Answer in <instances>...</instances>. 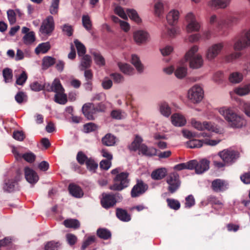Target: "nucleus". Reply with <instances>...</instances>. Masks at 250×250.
<instances>
[{
  "label": "nucleus",
  "instance_id": "nucleus-63",
  "mask_svg": "<svg viewBox=\"0 0 250 250\" xmlns=\"http://www.w3.org/2000/svg\"><path fill=\"white\" fill-rule=\"evenodd\" d=\"M7 17L10 24H13L16 22V15L13 10H8L7 11Z\"/></svg>",
  "mask_w": 250,
  "mask_h": 250
},
{
  "label": "nucleus",
  "instance_id": "nucleus-34",
  "mask_svg": "<svg viewBox=\"0 0 250 250\" xmlns=\"http://www.w3.org/2000/svg\"><path fill=\"white\" fill-rule=\"evenodd\" d=\"M56 62V59L50 56H45L42 59V67L43 69H46L53 65Z\"/></svg>",
  "mask_w": 250,
  "mask_h": 250
},
{
  "label": "nucleus",
  "instance_id": "nucleus-17",
  "mask_svg": "<svg viewBox=\"0 0 250 250\" xmlns=\"http://www.w3.org/2000/svg\"><path fill=\"white\" fill-rule=\"evenodd\" d=\"M230 0H211L208 2V6L214 9H223L230 3Z\"/></svg>",
  "mask_w": 250,
  "mask_h": 250
},
{
  "label": "nucleus",
  "instance_id": "nucleus-7",
  "mask_svg": "<svg viewBox=\"0 0 250 250\" xmlns=\"http://www.w3.org/2000/svg\"><path fill=\"white\" fill-rule=\"evenodd\" d=\"M190 122L191 126L198 130L203 131L207 130L216 133L219 132V129L211 122L205 121L202 123L195 119H192Z\"/></svg>",
  "mask_w": 250,
  "mask_h": 250
},
{
  "label": "nucleus",
  "instance_id": "nucleus-54",
  "mask_svg": "<svg viewBox=\"0 0 250 250\" xmlns=\"http://www.w3.org/2000/svg\"><path fill=\"white\" fill-rule=\"evenodd\" d=\"M126 13L128 17L132 20L135 21L137 23H139L140 22H141V20L139 18L138 13L135 10L128 9L126 10Z\"/></svg>",
  "mask_w": 250,
  "mask_h": 250
},
{
  "label": "nucleus",
  "instance_id": "nucleus-59",
  "mask_svg": "<svg viewBox=\"0 0 250 250\" xmlns=\"http://www.w3.org/2000/svg\"><path fill=\"white\" fill-rule=\"evenodd\" d=\"M82 22L83 26L87 30H89L91 28V21L90 18L87 15H83L82 17Z\"/></svg>",
  "mask_w": 250,
  "mask_h": 250
},
{
  "label": "nucleus",
  "instance_id": "nucleus-24",
  "mask_svg": "<svg viewBox=\"0 0 250 250\" xmlns=\"http://www.w3.org/2000/svg\"><path fill=\"white\" fill-rule=\"evenodd\" d=\"M167 171L165 167H161L153 170L151 174V177L155 180H160L165 178Z\"/></svg>",
  "mask_w": 250,
  "mask_h": 250
},
{
  "label": "nucleus",
  "instance_id": "nucleus-55",
  "mask_svg": "<svg viewBox=\"0 0 250 250\" xmlns=\"http://www.w3.org/2000/svg\"><path fill=\"white\" fill-rule=\"evenodd\" d=\"M89 158L83 153L82 151H79L77 153L76 159L80 165L86 164V162L88 161Z\"/></svg>",
  "mask_w": 250,
  "mask_h": 250
},
{
  "label": "nucleus",
  "instance_id": "nucleus-33",
  "mask_svg": "<svg viewBox=\"0 0 250 250\" xmlns=\"http://www.w3.org/2000/svg\"><path fill=\"white\" fill-rule=\"evenodd\" d=\"M103 144L106 146H112L116 143V138L111 134H107L102 140Z\"/></svg>",
  "mask_w": 250,
  "mask_h": 250
},
{
  "label": "nucleus",
  "instance_id": "nucleus-18",
  "mask_svg": "<svg viewBox=\"0 0 250 250\" xmlns=\"http://www.w3.org/2000/svg\"><path fill=\"white\" fill-rule=\"evenodd\" d=\"M46 90L48 91H53L55 93L64 92V89L62 87L60 81L58 79H55L52 83L51 85L47 83Z\"/></svg>",
  "mask_w": 250,
  "mask_h": 250
},
{
  "label": "nucleus",
  "instance_id": "nucleus-39",
  "mask_svg": "<svg viewBox=\"0 0 250 250\" xmlns=\"http://www.w3.org/2000/svg\"><path fill=\"white\" fill-rule=\"evenodd\" d=\"M154 8L155 14L157 16L160 17L164 13V4L160 0H158L156 2L154 6Z\"/></svg>",
  "mask_w": 250,
  "mask_h": 250
},
{
  "label": "nucleus",
  "instance_id": "nucleus-4",
  "mask_svg": "<svg viewBox=\"0 0 250 250\" xmlns=\"http://www.w3.org/2000/svg\"><path fill=\"white\" fill-rule=\"evenodd\" d=\"M55 29V21L52 16H47L42 21L39 32L43 36H50Z\"/></svg>",
  "mask_w": 250,
  "mask_h": 250
},
{
  "label": "nucleus",
  "instance_id": "nucleus-23",
  "mask_svg": "<svg viewBox=\"0 0 250 250\" xmlns=\"http://www.w3.org/2000/svg\"><path fill=\"white\" fill-rule=\"evenodd\" d=\"M211 187L214 191L221 192L227 188V184L225 181L217 179L212 182Z\"/></svg>",
  "mask_w": 250,
  "mask_h": 250
},
{
  "label": "nucleus",
  "instance_id": "nucleus-40",
  "mask_svg": "<svg viewBox=\"0 0 250 250\" xmlns=\"http://www.w3.org/2000/svg\"><path fill=\"white\" fill-rule=\"evenodd\" d=\"M118 66L120 70L125 74L131 75L133 72V69L130 65L127 63H118Z\"/></svg>",
  "mask_w": 250,
  "mask_h": 250
},
{
  "label": "nucleus",
  "instance_id": "nucleus-60",
  "mask_svg": "<svg viewBox=\"0 0 250 250\" xmlns=\"http://www.w3.org/2000/svg\"><path fill=\"white\" fill-rule=\"evenodd\" d=\"M114 12L121 18L124 20L127 19V16L122 7L117 6L114 9Z\"/></svg>",
  "mask_w": 250,
  "mask_h": 250
},
{
  "label": "nucleus",
  "instance_id": "nucleus-38",
  "mask_svg": "<svg viewBox=\"0 0 250 250\" xmlns=\"http://www.w3.org/2000/svg\"><path fill=\"white\" fill-rule=\"evenodd\" d=\"M54 99L56 103L62 104H64L67 101V95L64 93V92L55 94Z\"/></svg>",
  "mask_w": 250,
  "mask_h": 250
},
{
  "label": "nucleus",
  "instance_id": "nucleus-25",
  "mask_svg": "<svg viewBox=\"0 0 250 250\" xmlns=\"http://www.w3.org/2000/svg\"><path fill=\"white\" fill-rule=\"evenodd\" d=\"M139 152L144 155L151 157L156 155L157 149L152 147H148L145 144H142L139 148Z\"/></svg>",
  "mask_w": 250,
  "mask_h": 250
},
{
  "label": "nucleus",
  "instance_id": "nucleus-29",
  "mask_svg": "<svg viewBox=\"0 0 250 250\" xmlns=\"http://www.w3.org/2000/svg\"><path fill=\"white\" fill-rule=\"evenodd\" d=\"M82 56L80 69L81 70H84L90 67L92 61L90 56L88 55H84Z\"/></svg>",
  "mask_w": 250,
  "mask_h": 250
},
{
  "label": "nucleus",
  "instance_id": "nucleus-16",
  "mask_svg": "<svg viewBox=\"0 0 250 250\" xmlns=\"http://www.w3.org/2000/svg\"><path fill=\"white\" fill-rule=\"evenodd\" d=\"M133 38L137 43L141 44L147 42L149 38V36L146 31L138 30L134 32Z\"/></svg>",
  "mask_w": 250,
  "mask_h": 250
},
{
  "label": "nucleus",
  "instance_id": "nucleus-26",
  "mask_svg": "<svg viewBox=\"0 0 250 250\" xmlns=\"http://www.w3.org/2000/svg\"><path fill=\"white\" fill-rule=\"evenodd\" d=\"M209 23L211 25L215 24L217 28L219 30H223L224 23H225L224 20L217 17L216 15H212L209 19Z\"/></svg>",
  "mask_w": 250,
  "mask_h": 250
},
{
  "label": "nucleus",
  "instance_id": "nucleus-22",
  "mask_svg": "<svg viewBox=\"0 0 250 250\" xmlns=\"http://www.w3.org/2000/svg\"><path fill=\"white\" fill-rule=\"evenodd\" d=\"M179 12L175 9L170 11L167 15V20L168 23L172 26L175 25L178 22L179 18Z\"/></svg>",
  "mask_w": 250,
  "mask_h": 250
},
{
  "label": "nucleus",
  "instance_id": "nucleus-56",
  "mask_svg": "<svg viewBox=\"0 0 250 250\" xmlns=\"http://www.w3.org/2000/svg\"><path fill=\"white\" fill-rule=\"evenodd\" d=\"M97 125L93 123H89L83 125L84 132L86 133L94 131L97 130Z\"/></svg>",
  "mask_w": 250,
  "mask_h": 250
},
{
  "label": "nucleus",
  "instance_id": "nucleus-32",
  "mask_svg": "<svg viewBox=\"0 0 250 250\" xmlns=\"http://www.w3.org/2000/svg\"><path fill=\"white\" fill-rule=\"evenodd\" d=\"M50 44L49 42H43L39 44L35 49L36 54L40 53L44 54L50 49Z\"/></svg>",
  "mask_w": 250,
  "mask_h": 250
},
{
  "label": "nucleus",
  "instance_id": "nucleus-45",
  "mask_svg": "<svg viewBox=\"0 0 250 250\" xmlns=\"http://www.w3.org/2000/svg\"><path fill=\"white\" fill-rule=\"evenodd\" d=\"M2 75L5 83H11L13 80L12 70L8 68H4L2 71Z\"/></svg>",
  "mask_w": 250,
  "mask_h": 250
},
{
  "label": "nucleus",
  "instance_id": "nucleus-47",
  "mask_svg": "<svg viewBox=\"0 0 250 250\" xmlns=\"http://www.w3.org/2000/svg\"><path fill=\"white\" fill-rule=\"evenodd\" d=\"M160 111L165 117H168L171 112V108L166 103H162L160 105Z\"/></svg>",
  "mask_w": 250,
  "mask_h": 250
},
{
  "label": "nucleus",
  "instance_id": "nucleus-10",
  "mask_svg": "<svg viewBox=\"0 0 250 250\" xmlns=\"http://www.w3.org/2000/svg\"><path fill=\"white\" fill-rule=\"evenodd\" d=\"M148 185L141 179H137L136 184L131 190V196L136 198L144 194L148 189Z\"/></svg>",
  "mask_w": 250,
  "mask_h": 250
},
{
  "label": "nucleus",
  "instance_id": "nucleus-46",
  "mask_svg": "<svg viewBox=\"0 0 250 250\" xmlns=\"http://www.w3.org/2000/svg\"><path fill=\"white\" fill-rule=\"evenodd\" d=\"M24 43L31 44L35 41V33L31 31L26 34L22 38Z\"/></svg>",
  "mask_w": 250,
  "mask_h": 250
},
{
  "label": "nucleus",
  "instance_id": "nucleus-11",
  "mask_svg": "<svg viewBox=\"0 0 250 250\" xmlns=\"http://www.w3.org/2000/svg\"><path fill=\"white\" fill-rule=\"evenodd\" d=\"M220 141V140H219L206 139L202 141L200 140L192 139L187 142V145L188 147L191 148H199L202 146L204 144L207 145L214 146L218 144Z\"/></svg>",
  "mask_w": 250,
  "mask_h": 250
},
{
  "label": "nucleus",
  "instance_id": "nucleus-3",
  "mask_svg": "<svg viewBox=\"0 0 250 250\" xmlns=\"http://www.w3.org/2000/svg\"><path fill=\"white\" fill-rule=\"evenodd\" d=\"M224 47L222 42L212 44L207 49L205 53V58L206 61L214 62L215 60L221 54Z\"/></svg>",
  "mask_w": 250,
  "mask_h": 250
},
{
  "label": "nucleus",
  "instance_id": "nucleus-50",
  "mask_svg": "<svg viewBox=\"0 0 250 250\" xmlns=\"http://www.w3.org/2000/svg\"><path fill=\"white\" fill-rule=\"evenodd\" d=\"M167 202L168 206L170 208L173 209L174 210H178L181 207V204L179 201L174 199L167 198Z\"/></svg>",
  "mask_w": 250,
  "mask_h": 250
},
{
  "label": "nucleus",
  "instance_id": "nucleus-62",
  "mask_svg": "<svg viewBox=\"0 0 250 250\" xmlns=\"http://www.w3.org/2000/svg\"><path fill=\"white\" fill-rule=\"evenodd\" d=\"M3 189L7 192H13L15 189V182L13 181H8L3 186Z\"/></svg>",
  "mask_w": 250,
  "mask_h": 250
},
{
  "label": "nucleus",
  "instance_id": "nucleus-42",
  "mask_svg": "<svg viewBox=\"0 0 250 250\" xmlns=\"http://www.w3.org/2000/svg\"><path fill=\"white\" fill-rule=\"evenodd\" d=\"M131 63L136 67L139 72L141 73L143 71L144 67L139 58L136 55H132Z\"/></svg>",
  "mask_w": 250,
  "mask_h": 250
},
{
  "label": "nucleus",
  "instance_id": "nucleus-64",
  "mask_svg": "<svg viewBox=\"0 0 250 250\" xmlns=\"http://www.w3.org/2000/svg\"><path fill=\"white\" fill-rule=\"evenodd\" d=\"M22 158L27 162L32 163L35 160L36 155L32 152H27L22 155Z\"/></svg>",
  "mask_w": 250,
  "mask_h": 250
},
{
  "label": "nucleus",
  "instance_id": "nucleus-6",
  "mask_svg": "<svg viewBox=\"0 0 250 250\" xmlns=\"http://www.w3.org/2000/svg\"><path fill=\"white\" fill-rule=\"evenodd\" d=\"M166 182L168 185L167 190L171 193L175 192L179 188L181 184L179 175L175 172L168 174Z\"/></svg>",
  "mask_w": 250,
  "mask_h": 250
},
{
  "label": "nucleus",
  "instance_id": "nucleus-30",
  "mask_svg": "<svg viewBox=\"0 0 250 250\" xmlns=\"http://www.w3.org/2000/svg\"><path fill=\"white\" fill-rule=\"evenodd\" d=\"M234 92L240 96H243L249 94L250 93V84L235 88Z\"/></svg>",
  "mask_w": 250,
  "mask_h": 250
},
{
  "label": "nucleus",
  "instance_id": "nucleus-20",
  "mask_svg": "<svg viewBox=\"0 0 250 250\" xmlns=\"http://www.w3.org/2000/svg\"><path fill=\"white\" fill-rule=\"evenodd\" d=\"M172 124L176 126H183L187 123L185 117L179 113L173 114L171 117Z\"/></svg>",
  "mask_w": 250,
  "mask_h": 250
},
{
  "label": "nucleus",
  "instance_id": "nucleus-53",
  "mask_svg": "<svg viewBox=\"0 0 250 250\" xmlns=\"http://www.w3.org/2000/svg\"><path fill=\"white\" fill-rule=\"evenodd\" d=\"M74 43L76 47L78 55L79 56L84 55L86 49L84 45L77 40L74 41Z\"/></svg>",
  "mask_w": 250,
  "mask_h": 250
},
{
  "label": "nucleus",
  "instance_id": "nucleus-8",
  "mask_svg": "<svg viewBox=\"0 0 250 250\" xmlns=\"http://www.w3.org/2000/svg\"><path fill=\"white\" fill-rule=\"evenodd\" d=\"M203 97V89L198 85H194L188 91V98L194 103H199L202 101Z\"/></svg>",
  "mask_w": 250,
  "mask_h": 250
},
{
  "label": "nucleus",
  "instance_id": "nucleus-13",
  "mask_svg": "<svg viewBox=\"0 0 250 250\" xmlns=\"http://www.w3.org/2000/svg\"><path fill=\"white\" fill-rule=\"evenodd\" d=\"M102 207L105 208H108L114 206L116 203V200L113 195L103 193L101 200Z\"/></svg>",
  "mask_w": 250,
  "mask_h": 250
},
{
  "label": "nucleus",
  "instance_id": "nucleus-28",
  "mask_svg": "<svg viewBox=\"0 0 250 250\" xmlns=\"http://www.w3.org/2000/svg\"><path fill=\"white\" fill-rule=\"evenodd\" d=\"M70 193L74 197L80 198L83 195V192L81 188L74 184H70L68 187Z\"/></svg>",
  "mask_w": 250,
  "mask_h": 250
},
{
  "label": "nucleus",
  "instance_id": "nucleus-44",
  "mask_svg": "<svg viewBox=\"0 0 250 250\" xmlns=\"http://www.w3.org/2000/svg\"><path fill=\"white\" fill-rule=\"evenodd\" d=\"M97 235L101 238L107 240L111 236V232L106 229H99L97 231Z\"/></svg>",
  "mask_w": 250,
  "mask_h": 250
},
{
  "label": "nucleus",
  "instance_id": "nucleus-52",
  "mask_svg": "<svg viewBox=\"0 0 250 250\" xmlns=\"http://www.w3.org/2000/svg\"><path fill=\"white\" fill-rule=\"evenodd\" d=\"M192 163L189 161L187 163H181L176 165L173 168L174 170L178 171L185 169L192 170Z\"/></svg>",
  "mask_w": 250,
  "mask_h": 250
},
{
  "label": "nucleus",
  "instance_id": "nucleus-49",
  "mask_svg": "<svg viewBox=\"0 0 250 250\" xmlns=\"http://www.w3.org/2000/svg\"><path fill=\"white\" fill-rule=\"evenodd\" d=\"M143 142L142 138L139 136H136L134 141L131 143L130 146V149L132 150L136 151L137 149L139 150V148L141 146V143Z\"/></svg>",
  "mask_w": 250,
  "mask_h": 250
},
{
  "label": "nucleus",
  "instance_id": "nucleus-9",
  "mask_svg": "<svg viewBox=\"0 0 250 250\" xmlns=\"http://www.w3.org/2000/svg\"><path fill=\"white\" fill-rule=\"evenodd\" d=\"M192 163V170L195 169L196 174H202L209 168V161L207 159H202L200 161L196 160L190 161Z\"/></svg>",
  "mask_w": 250,
  "mask_h": 250
},
{
  "label": "nucleus",
  "instance_id": "nucleus-43",
  "mask_svg": "<svg viewBox=\"0 0 250 250\" xmlns=\"http://www.w3.org/2000/svg\"><path fill=\"white\" fill-rule=\"evenodd\" d=\"M95 63L99 66H104L105 64V60L102 55L97 52L92 53Z\"/></svg>",
  "mask_w": 250,
  "mask_h": 250
},
{
  "label": "nucleus",
  "instance_id": "nucleus-1",
  "mask_svg": "<svg viewBox=\"0 0 250 250\" xmlns=\"http://www.w3.org/2000/svg\"><path fill=\"white\" fill-rule=\"evenodd\" d=\"M219 112L224 117L228 126L230 128H241L247 124L244 117L237 114L230 108L221 107L219 108Z\"/></svg>",
  "mask_w": 250,
  "mask_h": 250
},
{
  "label": "nucleus",
  "instance_id": "nucleus-35",
  "mask_svg": "<svg viewBox=\"0 0 250 250\" xmlns=\"http://www.w3.org/2000/svg\"><path fill=\"white\" fill-rule=\"evenodd\" d=\"M47 86V83L35 81L30 84V87L32 90L34 91H39L42 89H45Z\"/></svg>",
  "mask_w": 250,
  "mask_h": 250
},
{
  "label": "nucleus",
  "instance_id": "nucleus-14",
  "mask_svg": "<svg viewBox=\"0 0 250 250\" xmlns=\"http://www.w3.org/2000/svg\"><path fill=\"white\" fill-rule=\"evenodd\" d=\"M82 111L84 116L89 120H93L94 114L97 113L95 106L92 103L85 104L82 107Z\"/></svg>",
  "mask_w": 250,
  "mask_h": 250
},
{
  "label": "nucleus",
  "instance_id": "nucleus-2",
  "mask_svg": "<svg viewBox=\"0 0 250 250\" xmlns=\"http://www.w3.org/2000/svg\"><path fill=\"white\" fill-rule=\"evenodd\" d=\"M129 173L127 172H121L113 178V183L109 186V189L114 191H121L127 188L130 182Z\"/></svg>",
  "mask_w": 250,
  "mask_h": 250
},
{
  "label": "nucleus",
  "instance_id": "nucleus-58",
  "mask_svg": "<svg viewBox=\"0 0 250 250\" xmlns=\"http://www.w3.org/2000/svg\"><path fill=\"white\" fill-rule=\"evenodd\" d=\"M60 244L58 242L53 241L48 242L45 245V250H58Z\"/></svg>",
  "mask_w": 250,
  "mask_h": 250
},
{
  "label": "nucleus",
  "instance_id": "nucleus-19",
  "mask_svg": "<svg viewBox=\"0 0 250 250\" xmlns=\"http://www.w3.org/2000/svg\"><path fill=\"white\" fill-rule=\"evenodd\" d=\"M188 60L189 61V66L192 68L198 69L203 65L204 60L200 54H196Z\"/></svg>",
  "mask_w": 250,
  "mask_h": 250
},
{
  "label": "nucleus",
  "instance_id": "nucleus-5",
  "mask_svg": "<svg viewBox=\"0 0 250 250\" xmlns=\"http://www.w3.org/2000/svg\"><path fill=\"white\" fill-rule=\"evenodd\" d=\"M186 23V29L187 32H198L200 30L201 25L197 21L195 15L191 12L188 13L185 16Z\"/></svg>",
  "mask_w": 250,
  "mask_h": 250
},
{
  "label": "nucleus",
  "instance_id": "nucleus-15",
  "mask_svg": "<svg viewBox=\"0 0 250 250\" xmlns=\"http://www.w3.org/2000/svg\"><path fill=\"white\" fill-rule=\"evenodd\" d=\"M25 178L26 181L30 184H35L39 180L37 173L32 168L25 167L24 168Z\"/></svg>",
  "mask_w": 250,
  "mask_h": 250
},
{
  "label": "nucleus",
  "instance_id": "nucleus-27",
  "mask_svg": "<svg viewBox=\"0 0 250 250\" xmlns=\"http://www.w3.org/2000/svg\"><path fill=\"white\" fill-rule=\"evenodd\" d=\"M116 214L117 218L123 222H128L131 220L130 215L125 209L117 208Z\"/></svg>",
  "mask_w": 250,
  "mask_h": 250
},
{
  "label": "nucleus",
  "instance_id": "nucleus-37",
  "mask_svg": "<svg viewBox=\"0 0 250 250\" xmlns=\"http://www.w3.org/2000/svg\"><path fill=\"white\" fill-rule=\"evenodd\" d=\"M243 78V74L241 73L235 72L230 74L229 77V81L234 83H240Z\"/></svg>",
  "mask_w": 250,
  "mask_h": 250
},
{
  "label": "nucleus",
  "instance_id": "nucleus-36",
  "mask_svg": "<svg viewBox=\"0 0 250 250\" xmlns=\"http://www.w3.org/2000/svg\"><path fill=\"white\" fill-rule=\"evenodd\" d=\"M208 201L213 206H214V208H217L218 209H220L223 207L224 204L222 201L216 196H209L208 198Z\"/></svg>",
  "mask_w": 250,
  "mask_h": 250
},
{
  "label": "nucleus",
  "instance_id": "nucleus-48",
  "mask_svg": "<svg viewBox=\"0 0 250 250\" xmlns=\"http://www.w3.org/2000/svg\"><path fill=\"white\" fill-rule=\"evenodd\" d=\"M187 74V68L185 66H179L174 72L175 76L178 79H183Z\"/></svg>",
  "mask_w": 250,
  "mask_h": 250
},
{
  "label": "nucleus",
  "instance_id": "nucleus-21",
  "mask_svg": "<svg viewBox=\"0 0 250 250\" xmlns=\"http://www.w3.org/2000/svg\"><path fill=\"white\" fill-rule=\"evenodd\" d=\"M249 46L250 45L243 36L236 40L233 44V49L235 51H241Z\"/></svg>",
  "mask_w": 250,
  "mask_h": 250
},
{
  "label": "nucleus",
  "instance_id": "nucleus-57",
  "mask_svg": "<svg viewBox=\"0 0 250 250\" xmlns=\"http://www.w3.org/2000/svg\"><path fill=\"white\" fill-rule=\"evenodd\" d=\"M199 47L197 45L193 46L188 51L186 54L185 58V59L188 61L189 59L194 57L195 54L198 51Z\"/></svg>",
  "mask_w": 250,
  "mask_h": 250
},
{
  "label": "nucleus",
  "instance_id": "nucleus-12",
  "mask_svg": "<svg viewBox=\"0 0 250 250\" xmlns=\"http://www.w3.org/2000/svg\"><path fill=\"white\" fill-rule=\"evenodd\" d=\"M218 155L225 163H230L238 158L239 153L236 151L227 149L219 152Z\"/></svg>",
  "mask_w": 250,
  "mask_h": 250
},
{
  "label": "nucleus",
  "instance_id": "nucleus-41",
  "mask_svg": "<svg viewBox=\"0 0 250 250\" xmlns=\"http://www.w3.org/2000/svg\"><path fill=\"white\" fill-rule=\"evenodd\" d=\"M60 0H52L49 8V12L51 15H57L59 9Z\"/></svg>",
  "mask_w": 250,
  "mask_h": 250
},
{
  "label": "nucleus",
  "instance_id": "nucleus-51",
  "mask_svg": "<svg viewBox=\"0 0 250 250\" xmlns=\"http://www.w3.org/2000/svg\"><path fill=\"white\" fill-rule=\"evenodd\" d=\"M86 166L89 171L95 172L98 168V164L92 158H89L86 162Z\"/></svg>",
  "mask_w": 250,
  "mask_h": 250
},
{
  "label": "nucleus",
  "instance_id": "nucleus-61",
  "mask_svg": "<svg viewBox=\"0 0 250 250\" xmlns=\"http://www.w3.org/2000/svg\"><path fill=\"white\" fill-rule=\"evenodd\" d=\"M27 75L25 71H22L21 75L17 78L16 83L18 85H22L26 82Z\"/></svg>",
  "mask_w": 250,
  "mask_h": 250
},
{
  "label": "nucleus",
  "instance_id": "nucleus-31",
  "mask_svg": "<svg viewBox=\"0 0 250 250\" xmlns=\"http://www.w3.org/2000/svg\"><path fill=\"white\" fill-rule=\"evenodd\" d=\"M63 225L67 228L77 229L80 227V222L76 219H67L63 222Z\"/></svg>",
  "mask_w": 250,
  "mask_h": 250
}]
</instances>
